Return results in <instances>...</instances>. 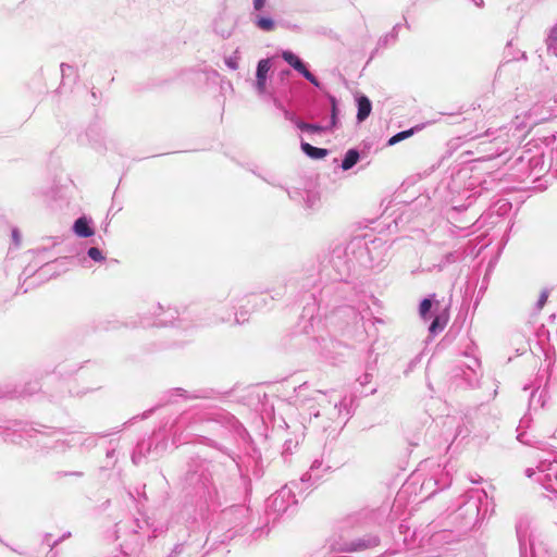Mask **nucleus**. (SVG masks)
Returning <instances> with one entry per match:
<instances>
[{"mask_svg":"<svg viewBox=\"0 0 557 557\" xmlns=\"http://www.w3.org/2000/svg\"><path fill=\"white\" fill-rule=\"evenodd\" d=\"M536 474V470L533 468H527L525 469V475L528 478H533Z\"/></svg>","mask_w":557,"mask_h":557,"instance_id":"473e14b6","label":"nucleus"},{"mask_svg":"<svg viewBox=\"0 0 557 557\" xmlns=\"http://www.w3.org/2000/svg\"><path fill=\"white\" fill-rule=\"evenodd\" d=\"M466 358L468 359V362L465 363L468 371L475 373L476 370L480 368V361L475 357H471L466 355Z\"/></svg>","mask_w":557,"mask_h":557,"instance_id":"5701e85b","label":"nucleus"},{"mask_svg":"<svg viewBox=\"0 0 557 557\" xmlns=\"http://www.w3.org/2000/svg\"><path fill=\"white\" fill-rule=\"evenodd\" d=\"M12 237H13V240L15 242V244L18 245V243H20V234H18L17 230H13L12 231Z\"/></svg>","mask_w":557,"mask_h":557,"instance_id":"72a5a7b5","label":"nucleus"},{"mask_svg":"<svg viewBox=\"0 0 557 557\" xmlns=\"http://www.w3.org/2000/svg\"><path fill=\"white\" fill-rule=\"evenodd\" d=\"M548 107H557V95L555 96L554 104H548Z\"/></svg>","mask_w":557,"mask_h":557,"instance_id":"e433bc0d","label":"nucleus"},{"mask_svg":"<svg viewBox=\"0 0 557 557\" xmlns=\"http://www.w3.org/2000/svg\"><path fill=\"white\" fill-rule=\"evenodd\" d=\"M370 379H371V375L369 373H366L362 377L359 379L360 380V384L361 385L367 384L370 381Z\"/></svg>","mask_w":557,"mask_h":557,"instance_id":"2f4dec72","label":"nucleus"},{"mask_svg":"<svg viewBox=\"0 0 557 557\" xmlns=\"http://www.w3.org/2000/svg\"><path fill=\"white\" fill-rule=\"evenodd\" d=\"M182 552V546L176 545L172 552V554H180ZM169 557H174L173 555H170Z\"/></svg>","mask_w":557,"mask_h":557,"instance_id":"f704fd0d","label":"nucleus"},{"mask_svg":"<svg viewBox=\"0 0 557 557\" xmlns=\"http://www.w3.org/2000/svg\"><path fill=\"white\" fill-rule=\"evenodd\" d=\"M493 135H494V133H493V132H490V131H487V132H486V134H485V136H487V137H491V136H493Z\"/></svg>","mask_w":557,"mask_h":557,"instance_id":"4c0bfd02","label":"nucleus"},{"mask_svg":"<svg viewBox=\"0 0 557 557\" xmlns=\"http://www.w3.org/2000/svg\"><path fill=\"white\" fill-rule=\"evenodd\" d=\"M87 255L90 259L94 261L100 262L104 260V257L101 252V250L97 247H90L87 251Z\"/></svg>","mask_w":557,"mask_h":557,"instance_id":"b1692460","label":"nucleus"},{"mask_svg":"<svg viewBox=\"0 0 557 557\" xmlns=\"http://www.w3.org/2000/svg\"><path fill=\"white\" fill-rule=\"evenodd\" d=\"M296 126L302 132L309 133H321L327 131V127L321 126L319 124H310L302 121H296Z\"/></svg>","mask_w":557,"mask_h":557,"instance_id":"a211bd4d","label":"nucleus"},{"mask_svg":"<svg viewBox=\"0 0 557 557\" xmlns=\"http://www.w3.org/2000/svg\"><path fill=\"white\" fill-rule=\"evenodd\" d=\"M301 75L307 79L309 81L312 85H314L315 87H319L320 86V83L319 81L317 79V77L310 72L308 71V69H306Z\"/></svg>","mask_w":557,"mask_h":557,"instance_id":"a878e982","label":"nucleus"},{"mask_svg":"<svg viewBox=\"0 0 557 557\" xmlns=\"http://www.w3.org/2000/svg\"><path fill=\"white\" fill-rule=\"evenodd\" d=\"M497 136L493 137L491 144L494 145V148L491 149L488 153V158H494L503 154L508 150L509 136L508 132L505 128H499L496 131Z\"/></svg>","mask_w":557,"mask_h":557,"instance_id":"0eeeda50","label":"nucleus"},{"mask_svg":"<svg viewBox=\"0 0 557 557\" xmlns=\"http://www.w3.org/2000/svg\"><path fill=\"white\" fill-rule=\"evenodd\" d=\"M73 232L83 238H87L94 235L95 231L91 226V220L86 216L78 218L73 225Z\"/></svg>","mask_w":557,"mask_h":557,"instance_id":"1a4fd4ad","label":"nucleus"},{"mask_svg":"<svg viewBox=\"0 0 557 557\" xmlns=\"http://www.w3.org/2000/svg\"><path fill=\"white\" fill-rule=\"evenodd\" d=\"M295 498L292 486L285 485L275 494H273L267 503V508L275 513H284L292 505H295Z\"/></svg>","mask_w":557,"mask_h":557,"instance_id":"7ed1b4c3","label":"nucleus"},{"mask_svg":"<svg viewBox=\"0 0 557 557\" xmlns=\"http://www.w3.org/2000/svg\"><path fill=\"white\" fill-rule=\"evenodd\" d=\"M517 537L520 547L521 557H545L535 548L531 539V521L528 518H520L517 525Z\"/></svg>","mask_w":557,"mask_h":557,"instance_id":"f03ea898","label":"nucleus"},{"mask_svg":"<svg viewBox=\"0 0 557 557\" xmlns=\"http://www.w3.org/2000/svg\"><path fill=\"white\" fill-rule=\"evenodd\" d=\"M322 406L323 414L336 424H344L350 417L351 411L346 396H331L330 400Z\"/></svg>","mask_w":557,"mask_h":557,"instance_id":"f257e3e1","label":"nucleus"},{"mask_svg":"<svg viewBox=\"0 0 557 557\" xmlns=\"http://www.w3.org/2000/svg\"><path fill=\"white\" fill-rule=\"evenodd\" d=\"M359 152L356 149H349L342 161V169L347 171L350 170L359 160Z\"/></svg>","mask_w":557,"mask_h":557,"instance_id":"dca6fc26","label":"nucleus"},{"mask_svg":"<svg viewBox=\"0 0 557 557\" xmlns=\"http://www.w3.org/2000/svg\"><path fill=\"white\" fill-rule=\"evenodd\" d=\"M255 24L257 27L264 32H271L274 29L275 26L274 21L272 18L264 16H257V18L255 20Z\"/></svg>","mask_w":557,"mask_h":557,"instance_id":"aec40b11","label":"nucleus"},{"mask_svg":"<svg viewBox=\"0 0 557 557\" xmlns=\"http://www.w3.org/2000/svg\"><path fill=\"white\" fill-rule=\"evenodd\" d=\"M546 45L548 52L557 57V25L550 29Z\"/></svg>","mask_w":557,"mask_h":557,"instance_id":"6ab92c4d","label":"nucleus"},{"mask_svg":"<svg viewBox=\"0 0 557 557\" xmlns=\"http://www.w3.org/2000/svg\"><path fill=\"white\" fill-rule=\"evenodd\" d=\"M546 300H547V294L545 292H543L537 300V307L542 308L545 305Z\"/></svg>","mask_w":557,"mask_h":557,"instance_id":"cd10ccee","label":"nucleus"},{"mask_svg":"<svg viewBox=\"0 0 557 557\" xmlns=\"http://www.w3.org/2000/svg\"><path fill=\"white\" fill-rule=\"evenodd\" d=\"M225 63L226 65L232 69V70H236L238 67V63L235 59L233 58H228L225 60Z\"/></svg>","mask_w":557,"mask_h":557,"instance_id":"bb28decb","label":"nucleus"},{"mask_svg":"<svg viewBox=\"0 0 557 557\" xmlns=\"http://www.w3.org/2000/svg\"><path fill=\"white\" fill-rule=\"evenodd\" d=\"M530 423H531V418L528 417V416H524L521 420H520V423H519V426L517 429L518 431V434H517V440L522 443V444H525V445H530V446H533L535 445L537 442H534L530 438V436L527 434V429L530 428Z\"/></svg>","mask_w":557,"mask_h":557,"instance_id":"9d476101","label":"nucleus"},{"mask_svg":"<svg viewBox=\"0 0 557 557\" xmlns=\"http://www.w3.org/2000/svg\"><path fill=\"white\" fill-rule=\"evenodd\" d=\"M447 320L448 319L445 314L435 315V318L433 319L432 323L429 326V332L432 335L438 334L440 332H442L445 329V326L447 324Z\"/></svg>","mask_w":557,"mask_h":557,"instance_id":"2eb2a0df","label":"nucleus"},{"mask_svg":"<svg viewBox=\"0 0 557 557\" xmlns=\"http://www.w3.org/2000/svg\"><path fill=\"white\" fill-rule=\"evenodd\" d=\"M460 257H461V255L458 251H450L444 256L443 260L438 264V268L443 269L444 267H446L449 263H455L456 261H458L460 259Z\"/></svg>","mask_w":557,"mask_h":557,"instance_id":"412c9836","label":"nucleus"},{"mask_svg":"<svg viewBox=\"0 0 557 557\" xmlns=\"http://www.w3.org/2000/svg\"><path fill=\"white\" fill-rule=\"evenodd\" d=\"M301 150L312 159H322L329 153L326 149L313 147L305 141L301 143Z\"/></svg>","mask_w":557,"mask_h":557,"instance_id":"4468645a","label":"nucleus"},{"mask_svg":"<svg viewBox=\"0 0 557 557\" xmlns=\"http://www.w3.org/2000/svg\"><path fill=\"white\" fill-rule=\"evenodd\" d=\"M482 3H483V0L476 1V5H479V7L482 5Z\"/></svg>","mask_w":557,"mask_h":557,"instance_id":"ea45409f","label":"nucleus"},{"mask_svg":"<svg viewBox=\"0 0 557 557\" xmlns=\"http://www.w3.org/2000/svg\"><path fill=\"white\" fill-rule=\"evenodd\" d=\"M264 4H265V0H253V8L257 11L262 10Z\"/></svg>","mask_w":557,"mask_h":557,"instance_id":"c85d7f7f","label":"nucleus"},{"mask_svg":"<svg viewBox=\"0 0 557 557\" xmlns=\"http://www.w3.org/2000/svg\"><path fill=\"white\" fill-rule=\"evenodd\" d=\"M332 110H331V123L327 125V131L336 127L337 125V104L334 97H331Z\"/></svg>","mask_w":557,"mask_h":557,"instance_id":"4be33fe9","label":"nucleus"},{"mask_svg":"<svg viewBox=\"0 0 557 557\" xmlns=\"http://www.w3.org/2000/svg\"><path fill=\"white\" fill-rule=\"evenodd\" d=\"M284 115L287 120L293 122L296 125V121H299L292 112L284 110Z\"/></svg>","mask_w":557,"mask_h":557,"instance_id":"c756f323","label":"nucleus"},{"mask_svg":"<svg viewBox=\"0 0 557 557\" xmlns=\"http://www.w3.org/2000/svg\"><path fill=\"white\" fill-rule=\"evenodd\" d=\"M462 375L465 376L466 380H470V375L467 371L462 370Z\"/></svg>","mask_w":557,"mask_h":557,"instance_id":"c9c22d12","label":"nucleus"},{"mask_svg":"<svg viewBox=\"0 0 557 557\" xmlns=\"http://www.w3.org/2000/svg\"><path fill=\"white\" fill-rule=\"evenodd\" d=\"M66 67H70V66H69V65H66ZM64 69H65V64H64V63H62V64H61V71H62V72H64Z\"/></svg>","mask_w":557,"mask_h":557,"instance_id":"58836bf2","label":"nucleus"},{"mask_svg":"<svg viewBox=\"0 0 557 557\" xmlns=\"http://www.w3.org/2000/svg\"><path fill=\"white\" fill-rule=\"evenodd\" d=\"M141 455L138 454L137 451H135L132 456V460L135 465H138L140 462V459H141Z\"/></svg>","mask_w":557,"mask_h":557,"instance_id":"7c9ffc66","label":"nucleus"},{"mask_svg":"<svg viewBox=\"0 0 557 557\" xmlns=\"http://www.w3.org/2000/svg\"><path fill=\"white\" fill-rule=\"evenodd\" d=\"M435 294H432L430 295V297L428 298H424L421 302H420V306H419V314L420 317L425 321V320H429L431 318V314H430V310L433 306V304L436 305V307H438V301L435 300Z\"/></svg>","mask_w":557,"mask_h":557,"instance_id":"f8f14e48","label":"nucleus"},{"mask_svg":"<svg viewBox=\"0 0 557 557\" xmlns=\"http://www.w3.org/2000/svg\"><path fill=\"white\" fill-rule=\"evenodd\" d=\"M282 58L300 74L307 69L302 61L292 51H284Z\"/></svg>","mask_w":557,"mask_h":557,"instance_id":"ddd939ff","label":"nucleus"},{"mask_svg":"<svg viewBox=\"0 0 557 557\" xmlns=\"http://www.w3.org/2000/svg\"><path fill=\"white\" fill-rule=\"evenodd\" d=\"M553 463L557 465V451H552L550 458L541 460L537 466L540 474L536 481L547 491H557V472L553 471Z\"/></svg>","mask_w":557,"mask_h":557,"instance_id":"20e7f679","label":"nucleus"},{"mask_svg":"<svg viewBox=\"0 0 557 557\" xmlns=\"http://www.w3.org/2000/svg\"><path fill=\"white\" fill-rule=\"evenodd\" d=\"M422 129V126H416V127H412L410 129H407V131H403V132H399L397 133L396 135L392 136L388 141H387V145L388 146H393L408 137H410L411 135H413L417 131H420Z\"/></svg>","mask_w":557,"mask_h":557,"instance_id":"f3484780","label":"nucleus"},{"mask_svg":"<svg viewBox=\"0 0 557 557\" xmlns=\"http://www.w3.org/2000/svg\"><path fill=\"white\" fill-rule=\"evenodd\" d=\"M271 69L270 59H262L258 62L256 73V89L258 94L263 95L265 92L267 76Z\"/></svg>","mask_w":557,"mask_h":557,"instance_id":"6e6552de","label":"nucleus"},{"mask_svg":"<svg viewBox=\"0 0 557 557\" xmlns=\"http://www.w3.org/2000/svg\"><path fill=\"white\" fill-rule=\"evenodd\" d=\"M554 115H557V107H548L547 103H535L525 113V125H537Z\"/></svg>","mask_w":557,"mask_h":557,"instance_id":"423d86ee","label":"nucleus"},{"mask_svg":"<svg viewBox=\"0 0 557 557\" xmlns=\"http://www.w3.org/2000/svg\"><path fill=\"white\" fill-rule=\"evenodd\" d=\"M321 465V461L314 460L310 467V471L301 478V481L305 482L307 480H310L312 476L318 478V475L314 474V471L319 469Z\"/></svg>","mask_w":557,"mask_h":557,"instance_id":"393cba45","label":"nucleus"},{"mask_svg":"<svg viewBox=\"0 0 557 557\" xmlns=\"http://www.w3.org/2000/svg\"><path fill=\"white\" fill-rule=\"evenodd\" d=\"M379 537L375 535H367L362 539H358L351 542H336L332 544V549L339 553H352L368 548H372L379 545Z\"/></svg>","mask_w":557,"mask_h":557,"instance_id":"39448f33","label":"nucleus"},{"mask_svg":"<svg viewBox=\"0 0 557 557\" xmlns=\"http://www.w3.org/2000/svg\"><path fill=\"white\" fill-rule=\"evenodd\" d=\"M357 106H358L357 120L359 122H362L370 115L371 110H372V104L368 97L359 96L357 98Z\"/></svg>","mask_w":557,"mask_h":557,"instance_id":"9b49d317","label":"nucleus"}]
</instances>
